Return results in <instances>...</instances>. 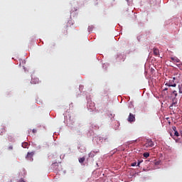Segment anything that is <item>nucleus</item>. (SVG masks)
Segmentation results:
<instances>
[{
	"instance_id": "23",
	"label": "nucleus",
	"mask_w": 182,
	"mask_h": 182,
	"mask_svg": "<svg viewBox=\"0 0 182 182\" xmlns=\"http://www.w3.org/2000/svg\"><path fill=\"white\" fill-rule=\"evenodd\" d=\"M53 46H55V43L53 45Z\"/></svg>"
},
{
	"instance_id": "6",
	"label": "nucleus",
	"mask_w": 182,
	"mask_h": 182,
	"mask_svg": "<svg viewBox=\"0 0 182 182\" xmlns=\"http://www.w3.org/2000/svg\"><path fill=\"white\" fill-rule=\"evenodd\" d=\"M153 52H154V56H158V57L160 56V50H159V49H157V48H154Z\"/></svg>"
},
{
	"instance_id": "5",
	"label": "nucleus",
	"mask_w": 182,
	"mask_h": 182,
	"mask_svg": "<svg viewBox=\"0 0 182 182\" xmlns=\"http://www.w3.org/2000/svg\"><path fill=\"white\" fill-rule=\"evenodd\" d=\"M33 154H35L34 152H28L26 158L27 159V160H32V157H33Z\"/></svg>"
},
{
	"instance_id": "15",
	"label": "nucleus",
	"mask_w": 182,
	"mask_h": 182,
	"mask_svg": "<svg viewBox=\"0 0 182 182\" xmlns=\"http://www.w3.org/2000/svg\"><path fill=\"white\" fill-rule=\"evenodd\" d=\"M174 134H175V136H176V137H178V136H179L178 132H177V131H175Z\"/></svg>"
},
{
	"instance_id": "17",
	"label": "nucleus",
	"mask_w": 182,
	"mask_h": 182,
	"mask_svg": "<svg viewBox=\"0 0 182 182\" xmlns=\"http://www.w3.org/2000/svg\"><path fill=\"white\" fill-rule=\"evenodd\" d=\"M33 133H36V129H33Z\"/></svg>"
},
{
	"instance_id": "18",
	"label": "nucleus",
	"mask_w": 182,
	"mask_h": 182,
	"mask_svg": "<svg viewBox=\"0 0 182 182\" xmlns=\"http://www.w3.org/2000/svg\"><path fill=\"white\" fill-rule=\"evenodd\" d=\"M31 82H32V83H34L35 85H36V82H35L33 81V80H32Z\"/></svg>"
},
{
	"instance_id": "19",
	"label": "nucleus",
	"mask_w": 182,
	"mask_h": 182,
	"mask_svg": "<svg viewBox=\"0 0 182 182\" xmlns=\"http://www.w3.org/2000/svg\"><path fill=\"white\" fill-rule=\"evenodd\" d=\"M164 90H168V88L165 87V88L164 89Z\"/></svg>"
},
{
	"instance_id": "16",
	"label": "nucleus",
	"mask_w": 182,
	"mask_h": 182,
	"mask_svg": "<svg viewBox=\"0 0 182 182\" xmlns=\"http://www.w3.org/2000/svg\"><path fill=\"white\" fill-rule=\"evenodd\" d=\"M3 132H6L5 128H4V129H2L1 133H3Z\"/></svg>"
},
{
	"instance_id": "1",
	"label": "nucleus",
	"mask_w": 182,
	"mask_h": 182,
	"mask_svg": "<svg viewBox=\"0 0 182 182\" xmlns=\"http://www.w3.org/2000/svg\"><path fill=\"white\" fill-rule=\"evenodd\" d=\"M166 86H168L169 87H176L177 86V81H176V77H173L172 80H170L168 82H166Z\"/></svg>"
},
{
	"instance_id": "7",
	"label": "nucleus",
	"mask_w": 182,
	"mask_h": 182,
	"mask_svg": "<svg viewBox=\"0 0 182 182\" xmlns=\"http://www.w3.org/2000/svg\"><path fill=\"white\" fill-rule=\"evenodd\" d=\"M89 157H90L91 159H93V157H95V156H96V152L92 151L89 154H88Z\"/></svg>"
},
{
	"instance_id": "12",
	"label": "nucleus",
	"mask_w": 182,
	"mask_h": 182,
	"mask_svg": "<svg viewBox=\"0 0 182 182\" xmlns=\"http://www.w3.org/2000/svg\"><path fill=\"white\" fill-rule=\"evenodd\" d=\"M179 89V93H182V84L181 85H178Z\"/></svg>"
},
{
	"instance_id": "10",
	"label": "nucleus",
	"mask_w": 182,
	"mask_h": 182,
	"mask_svg": "<svg viewBox=\"0 0 182 182\" xmlns=\"http://www.w3.org/2000/svg\"><path fill=\"white\" fill-rule=\"evenodd\" d=\"M171 60H173V62H176L177 63H179L180 62V60L176 58H171Z\"/></svg>"
},
{
	"instance_id": "14",
	"label": "nucleus",
	"mask_w": 182,
	"mask_h": 182,
	"mask_svg": "<svg viewBox=\"0 0 182 182\" xmlns=\"http://www.w3.org/2000/svg\"><path fill=\"white\" fill-rule=\"evenodd\" d=\"M173 95H174L175 97H177V91L174 90L173 91Z\"/></svg>"
},
{
	"instance_id": "13",
	"label": "nucleus",
	"mask_w": 182,
	"mask_h": 182,
	"mask_svg": "<svg viewBox=\"0 0 182 182\" xmlns=\"http://www.w3.org/2000/svg\"><path fill=\"white\" fill-rule=\"evenodd\" d=\"M132 167H136V166H137V163L134 162L131 164Z\"/></svg>"
},
{
	"instance_id": "2",
	"label": "nucleus",
	"mask_w": 182,
	"mask_h": 182,
	"mask_svg": "<svg viewBox=\"0 0 182 182\" xmlns=\"http://www.w3.org/2000/svg\"><path fill=\"white\" fill-rule=\"evenodd\" d=\"M153 146H154V142H153L151 140H147L144 144V147H146V149L153 147Z\"/></svg>"
},
{
	"instance_id": "22",
	"label": "nucleus",
	"mask_w": 182,
	"mask_h": 182,
	"mask_svg": "<svg viewBox=\"0 0 182 182\" xmlns=\"http://www.w3.org/2000/svg\"><path fill=\"white\" fill-rule=\"evenodd\" d=\"M173 130L176 132V127H173Z\"/></svg>"
},
{
	"instance_id": "21",
	"label": "nucleus",
	"mask_w": 182,
	"mask_h": 182,
	"mask_svg": "<svg viewBox=\"0 0 182 182\" xmlns=\"http://www.w3.org/2000/svg\"><path fill=\"white\" fill-rule=\"evenodd\" d=\"M136 166H140V162H138V164H137Z\"/></svg>"
},
{
	"instance_id": "11",
	"label": "nucleus",
	"mask_w": 182,
	"mask_h": 182,
	"mask_svg": "<svg viewBox=\"0 0 182 182\" xmlns=\"http://www.w3.org/2000/svg\"><path fill=\"white\" fill-rule=\"evenodd\" d=\"M22 147H23V149H26L28 147V142L23 143Z\"/></svg>"
},
{
	"instance_id": "8",
	"label": "nucleus",
	"mask_w": 182,
	"mask_h": 182,
	"mask_svg": "<svg viewBox=\"0 0 182 182\" xmlns=\"http://www.w3.org/2000/svg\"><path fill=\"white\" fill-rule=\"evenodd\" d=\"M85 160H86V158H85V156L82 157V158H80L78 159L79 161V163L82 164V163H84L85 162Z\"/></svg>"
},
{
	"instance_id": "24",
	"label": "nucleus",
	"mask_w": 182,
	"mask_h": 182,
	"mask_svg": "<svg viewBox=\"0 0 182 182\" xmlns=\"http://www.w3.org/2000/svg\"><path fill=\"white\" fill-rule=\"evenodd\" d=\"M37 81H36V82L38 83V80H36Z\"/></svg>"
},
{
	"instance_id": "9",
	"label": "nucleus",
	"mask_w": 182,
	"mask_h": 182,
	"mask_svg": "<svg viewBox=\"0 0 182 182\" xmlns=\"http://www.w3.org/2000/svg\"><path fill=\"white\" fill-rule=\"evenodd\" d=\"M144 157H145V159H147V157H150V154L149 152H145L143 154Z\"/></svg>"
},
{
	"instance_id": "3",
	"label": "nucleus",
	"mask_w": 182,
	"mask_h": 182,
	"mask_svg": "<svg viewBox=\"0 0 182 182\" xmlns=\"http://www.w3.org/2000/svg\"><path fill=\"white\" fill-rule=\"evenodd\" d=\"M127 120L129 122V123L136 122V115L133 114L132 113H129Z\"/></svg>"
},
{
	"instance_id": "4",
	"label": "nucleus",
	"mask_w": 182,
	"mask_h": 182,
	"mask_svg": "<svg viewBox=\"0 0 182 182\" xmlns=\"http://www.w3.org/2000/svg\"><path fill=\"white\" fill-rule=\"evenodd\" d=\"M177 102H178V100H177V99H176V97L173 98V100H172V105H170V107H169V108H170L171 110H173V106H174V107H176V106H177Z\"/></svg>"
},
{
	"instance_id": "20",
	"label": "nucleus",
	"mask_w": 182,
	"mask_h": 182,
	"mask_svg": "<svg viewBox=\"0 0 182 182\" xmlns=\"http://www.w3.org/2000/svg\"><path fill=\"white\" fill-rule=\"evenodd\" d=\"M53 166H58V163L53 164Z\"/></svg>"
}]
</instances>
